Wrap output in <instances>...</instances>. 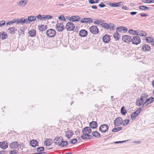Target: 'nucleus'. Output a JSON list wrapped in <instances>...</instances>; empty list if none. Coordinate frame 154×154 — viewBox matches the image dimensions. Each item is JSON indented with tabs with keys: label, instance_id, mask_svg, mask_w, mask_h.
<instances>
[{
	"label": "nucleus",
	"instance_id": "423d86ee",
	"mask_svg": "<svg viewBox=\"0 0 154 154\" xmlns=\"http://www.w3.org/2000/svg\"><path fill=\"white\" fill-rule=\"evenodd\" d=\"M108 126L106 124L101 125L99 127V131L102 133H105L108 129Z\"/></svg>",
	"mask_w": 154,
	"mask_h": 154
},
{
	"label": "nucleus",
	"instance_id": "a19ab883",
	"mask_svg": "<svg viewBox=\"0 0 154 154\" xmlns=\"http://www.w3.org/2000/svg\"><path fill=\"white\" fill-rule=\"evenodd\" d=\"M109 5L111 7H119V5H117L116 3H109Z\"/></svg>",
	"mask_w": 154,
	"mask_h": 154
},
{
	"label": "nucleus",
	"instance_id": "3c124183",
	"mask_svg": "<svg viewBox=\"0 0 154 154\" xmlns=\"http://www.w3.org/2000/svg\"><path fill=\"white\" fill-rule=\"evenodd\" d=\"M154 3V0H145V3Z\"/></svg>",
	"mask_w": 154,
	"mask_h": 154
},
{
	"label": "nucleus",
	"instance_id": "338daca9",
	"mask_svg": "<svg viewBox=\"0 0 154 154\" xmlns=\"http://www.w3.org/2000/svg\"><path fill=\"white\" fill-rule=\"evenodd\" d=\"M130 14L131 15H134L136 14H137V12H130Z\"/></svg>",
	"mask_w": 154,
	"mask_h": 154
},
{
	"label": "nucleus",
	"instance_id": "ddd939ff",
	"mask_svg": "<svg viewBox=\"0 0 154 154\" xmlns=\"http://www.w3.org/2000/svg\"><path fill=\"white\" fill-rule=\"evenodd\" d=\"M80 22L83 23H90L92 22V20L90 18H82Z\"/></svg>",
	"mask_w": 154,
	"mask_h": 154
},
{
	"label": "nucleus",
	"instance_id": "6e6552de",
	"mask_svg": "<svg viewBox=\"0 0 154 154\" xmlns=\"http://www.w3.org/2000/svg\"><path fill=\"white\" fill-rule=\"evenodd\" d=\"M83 135H85L84 134H89L91 132V130L90 127H85L82 130Z\"/></svg>",
	"mask_w": 154,
	"mask_h": 154
},
{
	"label": "nucleus",
	"instance_id": "13d9d810",
	"mask_svg": "<svg viewBox=\"0 0 154 154\" xmlns=\"http://www.w3.org/2000/svg\"><path fill=\"white\" fill-rule=\"evenodd\" d=\"M23 21H24V23H30V22H29V20H28V19H24L23 20Z\"/></svg>",
	"mask_w": 154,
	"mask_h": 154
},
{
	"label": "nucleus",
	"instance_id": "69168bd1",
	"mask_svg": "<svg viewBox=\"0 0 154 154\" xmlns=\"http://www.w3.org/2000/svg\"><path fill=\"white\" fill-rule=\"evenodd\" d=\"M44 144L46 146H49V145H48V143L46 140L44 142Z\"/></svg>",
	"mask_w": 154,
	"mask_h": 154
},
{
	"label": "nucleus",
	"instance_id": "e433bc0d",
	"mask_svg": "<svg viewBox=\"0 0 154 154\" xmlns=\"http://www.w3.org/2000/svg\"><path fill=\"white\" fill-rule=\"evenodd\" d=\"M146 41L148 42H153V38L151 37H148L146 38Z\"/></svg>",
	"mask_w": 154,
	"mask_h": 154
},
{
	"label": "nucleus",
	"instance_id": "9b49d317",
	"mask_svg": "<svg viewBox=\"0 0 154 154\" xmlns=\"http://www.w3.org/2000/svg\"><path fill=\"white\" fill-rule=\"evenodd\" d=\"M122 39L125 42H128L131 41V37L128 35H124L122 36Z\"/></svg>",
	"mask_w": 154,
	"mask_h": 154
},
{
	"label": "nucleus",
	"instance_id": "052dcab7",
	"mask_svg": "<svg viewBox=\"0 0 154 154\" xmlns=\"http://www.w3.org/2000/svg\"><path fill=\"white\" fill-rule=\"evenodd\" d=\"M88 2L89 3L91 4H94L95 3V2L94 0H89Z\"/></svg>",
	"mask_w": 154,
	"mask_h": 154
},
{
	"label": "nucleus",
	"instance_id": "a211bd4d",
	"mask_svg": "<svg viewBox=\"0 0 154 154\" xmlns=\"http://www.w3.org/2000/svg\"><path fill=\"white\" fill-rule=\"evenodd\" d=\"M30 145L33 147H35L37 146H38V143L36 140H31L29 143Z\"/></svg>",
	"mask_w": 154,
	"mask_h": 154
},
{
	"label": "nucleus",
	"instance_id": "a878e982",
	"mask_svg": "<svg viewBox=\"0 0 154 154\" xmlns=\"http://www.w3.org/2000/svg\"><path fill=\"white\" fill-rule=\"evenodd\" d=\"M154 101V98L153 97H151L147 99L145 102V105H147L148 104L151 103L153 101Z\"/></svg>",
	"mask_w": 154,
	"mask_h": 154
},
{
	"label": "nucleus",
	"instance_id": "dca6fc26",
	"mask_svg": "<svg viewBox=\"0 0 154 154\" xmlns=\"http://www.w3.org/2000/svg\"><path fill=\"white\" fill-rule=\"evenodd\" d=\"M63 139L61 137H56L54 140V142L56 145L59 146V144H60L61 142Z\"/></svg>",
	"mask_w": 154,
	"mask_h": 154
},
{
	"label": "nucleus",
	"instance_id": "b1692460",
	"mask_svg": "<svg viewBox=\"0 0 154 154\" xmlns=\"http://www.w3.org/2000/svg\"><path fill=\"white\" fill-rule=\"evenodd\" d=\"M89 125L91 128L94 129L97 127V123L96 122L93 121L90 123Z\"/></svg>",
	"mask_w": 154,
	"mask_h": 154
},
{
	"label": "nucleus",
	"instance_id": "9d476101",
	"mask_svg": "<svg viewBox=\"0 0 154 154\" xmlns=\"http://www.w3.org/2000/svg\"><path fill=\"white\" fill-rule=\"evenodd\" d=\"M101 26L102 27L105 28L107 29H113L114 28V25L112 26L111 23H110L109 25H108L107 23L103 22L102 23Z\"/></svg>",
	"mask_w": 154,
	"mask_h": 154
},
{
	"label": "nucleus",
	"instance_id": "aec40b11",
	"mask_svg": "<svg viewBox=\"0 0 154 154\" xmlns=\"http://www.w3.org/2000/svg\"><path fill=\"white\" fill-rule=\"evenodd\" d=\"M141 108H139L135 112H133L131 116V117L132 118H135L136 117L137 115L140 113V112L141 110Z\"/></svg>",
	"mask_w": 154,
	"mask_h": 154
},
{
	"label": "nucleus",
	"instance_id": "0eeeda50",
	"mask_svg": "<svg viewBox=\"0 0 154 154\" xmlns=\"http://www.w3.org/2000/svg\"><path fill=\"white\" fill-rule=\"evenodd\" d=\"M56 29L60 32H61L64 29V26L62 23H58L56 26Z\"/></svg>",
	"mask_w": 154,
	"mask_h": 154
},
{
	"label": "nucleus",
	"instance_id": "39448f33",
	"mask_svg": "<svg viewBox=\"0 0 154 154\" xmlns=\"http://www.w3.org/2000/svg\"><path fill=\"white\" fill-rule=\"evenodd\" d=\"M131 42L133 44L137 45L140 42V37L138 36H134L131 38Z\"/></svg>",
	"mask_w": 154,
	"mask_h": 154
},
{
	"label": "nucleus",
	"instance_id": "09e8293b",
	"mask_svg": "<svg viewBox=\"0 0 154 154\" xmlns=\"http://www.w3.org/2000/svg\"><path fill=\"white\" fill-rule=\"evenodd\" d=\"M23 20H24V19H23V17L21 18L20 19H18V23H24Z\"/></svg>",
	"mask_w": 154,
	"mask_h": 154
},
{
	"label": "nucleus",
	"instance_id": "0e129e2a",
	"mask_svg": "<svg viewBox=\"0 0 154 154\" xmlns=\"http://www.w3.org/2000/svg\"><path fill=\"white\" fill-rule=\"evenodd\" d=\"M139 8L140 9L142 10H144V5H141L139 6Z\"/></svg>",
	"mask_w": 154,
	"mask_h": 154
},
{
	"label": "nucleus",
	"instance_id": "bf43d9fd",
	"mask_svg": "<svg viewBox=\"0 0 154 154\" xmlns=\"http://www.w3.org/2000/svg\"><path fill=\"white\" fill-rule=\"evenodd\" d=\"M126 141V140L123 141H116V142H115L114 143H122L125 142Z\"/></svg>",
	"mask_w": 154,
	"mask_h": 154
},
{
	"label": "nucleus",
	"instance_id": "864d4df0",
	"mask_svg": "<svg viewBox=\"0 0 154 154\" xmlns=\"http://www.w3.org/2000/svg\"><path fill=\"white\" fill-rule=\"evenodd\" d=\"M128 32L129 33L133 35H134V34H135V31L132 30V29H130L129 30Z\"/></svg>",
	"mask_w": 154,
	"mask_h": 154
},
{
	"label": "nucleus",
	"instance_id": "f03ea898",
	"mask_svg": "<svg viewBox=\"0 0 154 154\" xmlns=\"http://www.w3.org/2000/svg\"><path fill=\"white\" fill-rule=\"evenodd\" d=\"M74 24L71 22H68L66 26V28L68 31H71L73 30L75 28Z\"/></svg>",
	"mask_w": 154,
	"mask_h": 154
},
{
	"label": "nucleus",
	"instance_id": "58836bf2",
	"mask_svg": "<svg viewBox=\"0 0 154 154\" xmlns=\"http://www.w3.org/2000/svg\"><path fill=\"white\" fill-rule=\"evenodd\" d=\"M129 119H125L124 121H123V126H124L125 125H126L128 124L129 122Z\"/></svg>",
	"mask_w": 154,
	"mask_h": 154
},
{
	"label": "nucleus",
	"instance_id": "de8ad7c7",
	"mask_svg": "<svg viewBox=\"0 0 154 154\" xmlns=\"http://www.w3.org/2000/svg\"><path fill=\"white\" fill-rule=\"evenodd\" d=\"M150 49V47L148 45H145V49L147 51H149Z\"/></svg>",
	"mask_w": 154,
	"mask_h": 154
},
{
	"label": "nucleus",
	"instance_id": "79ce46f5",
	"mask_svg": "<svg viewBox=\"0 0 154 154\" xmlns=\"http://www.w3.org/2000/svg\"><path fill=\"white\" fill-rule=\"evenodd\" d=\"M37 151L38 152H41L44 150V148L43 147H39L37 148Z\"/></svg>",
	"mask_w": 154,
	"mask_h": 154
},
{
	"label": "nucleus",
	"instance_id": "4d7b16f0",
	"mask_svg": "<svg viewBox=\"0 0 154 154\" xmlns=\"http://www.w3.org/2000/svg\"><path fill=\"white\" fill-rule=\"evenodd\" d=\"M99 6L101 8H103L105 7L106 5H105L103 4V3L102 2L100 4H99Z\"/></svg>",
	"mask_w": 154,
	"mask_h": 154
},
{
	"label": "nucleus",
	"instance_id": "393cba45",
	"mask_svg": "<svg viewBox=\"0 0 154 154\" xmlns=\"http://www.w3.org/2000/svg\"><path fill=\"white\" fill-rule=\"evenodd\" d=\"M28 33L29 36L32 37H35L36 35V31L34 29H32L29 31Z\"/></svg>",
	"mask_w": 154,
	"mask_h": 154
},
{
	"label": "nucleus",
	"instance_id": "8fccbe9b",
	"mask_svg": "<svg viewBox=\"0 0 154 154\" xmlns=\"http://www.w3.org/2000/svg\"><path fill=\"white\" fill-rule=\"evenodd\" d=\"M5 22L4 20H2L0 21V27L5 25Z\"/></svg>",
	"mask_w": 154,
	"mask_h": 154
},
{
	"label": "nucleus",
	"instance_id": "c9c22d12",
	"mask_svg": "<svg viewBox=\"0 0 154 154\" xmlns=\"http://www.w3.org/2000/svg\"><path fill=\"white\" fill-rule=\"evenodd\" d=\"M122 127H119L116 128H114L112 130V132H116V131H118L122 130Z\"/></svg>",
	"mask_w": 154,
	"mask_h": 154
},
{
	"label": "nucleus",
	"instance_id": "6e6d98bb",
	"mask_svg": "<svg viewBox=\"0 0 154 154\" xmlns=\"http://www.w3.org/2000/svg\"><path fill=\"white\" fill-rule=\"evenodd\" d=\"M13 23H15L16 22L17 24H18V19H14L11 21Z\"/></svg>",
	"mask_w": 154,
	"mask_h": 154
},
{
	"label": "nucleus",
	"instance_id": "f8f14e48",
	"mask_svg": "<svg viewBox=\"0 0 154 154\" xmlns=\"http://www.w3.org/2000/svg\"><path fill=\"white\" fill-rule=\"evenodd\" d=\"M20 144H18L17 142L14 141L11 143L9 145V147L11 149H16L18 148Z\"/></svg>",
	"mask_w": 154,
	"mask_h": 154
},
{
	"label": "nucleus",
	"instance_id": "680f3d73",
	"mask_svg": "<svg viewBox=\"0 0 154 154\" xmlns=\"http://www.w3.org/2000/svg\"><path fill=\"white\" fill-rule=\"evenodd\" d=\"M122 9H125L126 10H128V8H127L126 6H122Z\"/></svg>",
	"mask_w": 154,
	"mask_h": 154
},
{
	"label": "nucleus",
	"instance_id": "c85d7f7f",
	"mask_svg": "<svg viewBox=\"0 0 154 154\" xmlns=\"http://www.w3.org/2000/svg\"><path fill=\"white\" fill-rule=\"evenodd\" d=\"M117 32H121L122 31H127L128 30L127 29L124 27H118L117 29Z\"/></svg>",
	"mask_w": 154,
	"mask_h": 154
},
{
	"label": "nucleus",
	"instance_id": "7ed1b4c3",
	"mask_svg": "<svg viewBox=\"0 0 154 154\" xmlns=\"http://www.w3.org/2000/svg\"><path fill=\"white\" fill-rule=\"evenodd\" d=\"M46 33L47 35L50 37H54L56 35V32L55 30L52 29H50L47 30Z\"/></svg>",
	"mask_w": 154,
	"mask_h": 154
},
{
	"label": "nucleus",
	"instance_id": "4be33fe9",
	"mask_svg": "<svg viewBox=\"0 0 154 154\" xmlns=\"http://www.w3.org/2000/svg\"><path fill=\"white\" fill-rule=\"evenodd\" d=\"M85 135H82L81 136V138L82 139H87L88 140H89L92 138V136L91 135H89L88 134H84Z\"/></svg>",
	"mask_w": 154,
	"mask_h": 154
},
{
	"label": "nucleus",
	"instance_id": "cd10ccee",
	"mask_svg": "<svg viewBox=\"0 0 154 154\" xmlns=\"http://www.w3.org/2000/svg\"><path fill=\"white\" fill-rule=\"evenodd\" d=\"M103 21L102 20L96 19L94 20L93 23L95 24L100 25H101L102 23H103Z\"/></svg>",
	"mask_w": 154,
	"mask_h": 154
},
{
	"label": "nucleus",
	"instance_id": "49530a36",
	"mask_svg": "<svg viewBox=\"0 0 154 154\" xmlns=\"http://www.w3.org/2000/svg\"><path fill=\"white\" fill-rule=\"evenodd\" d=\"M9 153L10 154H15L18 153V151L16 150H14V151H10Z\"/></svg>",
	"mask_w": 154,
	"mask_h": 154
},
{
	"label": "nucleus",
	"instance_id": "ea45409f",
	"mask_svg": "<svg viewBox=\"0 0 154 154\" xmlns=\"http://www.w3.org/2000/svg\"><path fill=\"white\" fill-rule=\"evenodd\" d=\"M118 35H119V33L117 32L116 33H114L113 35V37L116 40H119V37H118Z\"/></svg>",
	"mask_w": 154,
	"mask_h": 154
},
{
	"label": "nucleus",
	"instance_id": "5701e85b",
	"mask_svg": "<svg viewBox=\"0 0 154 154\" xmlns=\"http://www.w3.org/2000/svg\"><path fill=\"white\" fill-rule=\"evenodd\" d=\"M15 30H17V29H15L14 27H13L8 28L7 30V32L8 33L13 34L15 33Z\"/></svg>",
	"mask_w": 154,
	"mask_h": 154
},
{
	"label": "nucleus",
	"instance_id": "f704fd0d",
	"mask_svg": "<svg viewBox=\"0 0 154 154\" xmlns=\"http://www.w3.org/2000/svg\"><path fill=\"white\" fill-rule=\"evenodd\" d=\"M46 26H45L43 25H41L38 26V29H39L42 31H43V30H45V27Z\"/></svg>",
	"mask_w": 154,
	"mask_h": 154
},
{
	"label": "nucleus",
	"instance_id": "5fc2aeb1",
	"mask_svg": "<svg viewBox=\"0 0 154 154\" xmlns=\"http://www.w3.org/2000/svg\"><path fill=\"white\" fill-rule=\"evenodd\" d=\"M77 141V139H72L70 142V143L72 144H75Z\"/></svg>",
	"mask_w": 154,
	"mask_h": 154
},
{
	"label": "nucleus",
	"instance_id": "6ab92c4d",
	"mask_svg": "<svg viewBox=\"0 0 154 154\" xmlns=\"http://www.w3.org/2000/svg\"><path fill=\"white\" fill-rule=\"evenodd\" d=\"M65 133L66 137H67L68 138H69L72 137V135L73 134V132L68 129H67V131H65Z\"/></svg>",
	"mask_w": 154,
	"mask_h": 154
},
{
	"label": "nucleus",
	"instance_id": "2f4dec72",
	"mask_svg": "<svg viewBox=\"0 0 154 154\" xmlns=\"http://www.w3.org/2000/svg\"><path fill=\"white\" fill-rule=\"evenodd\" d=\"M28 19L29 22H32L36 20V17L33 16H30L28 17Z\"/></svg>",
	"mask_w": 154,
	"mask_h": 154
},
{
	"label": "nucleus",
	"instance_id": "473e14b6",
	"mask_svg": "<svg viewBox=\"0 0 154 154\" xmlns=\"http://www.w3.org/2000/svg\"><path fill=\"white\" fill-rule=\"evenodd\" d=\"M92 135L94 137H100V134L97 131H94L92 133Z\"/></svg>",
	"mask_w": 154,
	"mask_h": 154
},
{
	"label": "nucleus",
	"instance_id": "2eb2a0df",
	"mask_svg": "<svg viewBox=\"0 0 154 154\" xmlns=\"http://www.w3.org/2000/svg\"><path fill=\"white\" fill-rule=\"evenodd\" d=\"M87 34L88 32L85 29H82L79 32V35L81 37H85Z\"/></svg>",
	"mask_w": 154,
	"mask_h": 154
},
{
	"label": "nucleus",
	"instance_id": "4468645a",
	"mask_svg": "<svg viewBox=\"0 0 154 154\" xmlns=\"http://www.w3.org/2000/svg\"><path fill=\"white\" fill-rule=\"evenodd\" d=\"M27 2V0H22L17 2V5L18 6L23 7L26 5Z\"/></svg>",
	"mask_w": 154,
	"mask_h": 154
},
{
	"label": "nucleus",
	"instance_id": "4c0bfd02",
	"mask_svg": "<svg viewBox=\"0 0 154 154\" xmlns=\"http://www.w3.org/2000/svg\"><path fill=\"white\" fill-rule=\"evenodd\" d=\"M43 16L44 19H51L53 18V17L51 15H43Z\"/></svg>",
	"mask_w": 154,
	"mask_h": 154
},
{
	"label": "nucleus",
	"instance_id": "774afa93",
	"mask_svg": "<svg viewBox=\"0 0 154 154\" xmlns=\"http://www.w3.org/2000/svg\"><path fill=\"white\" fill-rule=\"evenodd\" d=\"M46 152H37L34 153H32V154H45Z\"/></svg>",
	"mask_w": 154,
	"mask_h": 154
},
{
	"label": "nucleus",
	"instance_id": "603ef678",
	"mask_svg": "<svg viewBox=\"0 0 154 154\" xmlns=\"http://www.w3.org/2000/svg\"><path fill=\"white\" fill-rule=\"evenodd\" d=\"M36 17L37 18V19H39L40 20H42L43 19H44L43 18V16L42 17V16L40 14H39V15L37 16Z\"/></svg>",
	"mask_w": 154,
	"mask_h": 154
},
{
	"label": "nucleus",
	"instance_id": "1a4fd4ad",
	"mask_svg": "<svg viewBox=\"0 0 154 154\" xmlns=\"http://www.w3.org/2000/svg\"><path fill=\"white\" fill-rule=\"evenodd\" d=\"M81 17L78 16H73L70 17L69 20L72 22L78 21L81 19Z\"/></svg>",
	"mask_w": 154,
	"mask_h": 154
},
{
	"label": "nucleus",
	"instance_id": "f257e3e1",
	"mask_svg": "<svg viewBox=\"0 0 154 154\" xmlns=\"http://www.w3.org/2000/svg\"><path fill=\"white\" fill-rule=\"evenodd\" d=\"M89 30L91 33L94 35L97 34L99 32V29L97 26L94 25L90 27Z\"/></svg>",
	"mask_w": 154,
	"mask_h": 154
},
{
	"label": "nucleus",
	"instance_id": "f3484780",
	"mask_svg": "<svg viewBox=\"0 0 154 154\" xmlns=\"http://www.w3.org/2000/svg\"><path fill=\"white\" fill-rule=\"evenodd\" d=\"M102 39L104 42L107 43L110 40V36L109 35L106 34L103 36Z\"/></svg>",
	"mask_w": 154,
	"mask_h": 154
},
{
	"label": "nucleus",
	"instance_id": "412c9836",
	"mask_svg": "<svg viewBox=\"0 0 154 154\" xmlns=\"http://www.w3.org/2000/svg\"><path fill=\"white\" fill-rule=\"evenodd\" d=\"M8 144L7 142H3L0 143V147L3 149H5L8 147Z\"/></svg>",
	"mask_w": 154,
	"mask_h": 154
},
{
	"label": "nucleus",
	"instance_id": "c03bdc74",
	"mask_svg": "<svg viewBox=\"0 0 154 154\" xmlns=\"http://www.w3.org/2000/svg\"><path fill=\"white\" fill-rule=\"evenodd\" d=\"M58 18L59 19L62 20L63 21H65L66 19L65 18L64 16L63 15H60L58 17Z\"/></svg>",
	"mask_w": 154,
	"mask_h": 154
},
{
	"label": "nucleus",
	"instance_id": "72a5a7b5",
	"mask_svg": "<svg viewBox=\"0 0 154 154\" xmlns=\"http://www.w3.org/2000/svg\"><path fill=\"white\" fill-rule=\"evenodd\" d=\"M121 111V113L123 115H125L127 112V111L125 109V107L124 106L122 107Z\"/></svg>",
	"mask_w": 154,
	"mask_h": 154
},
{
	"label": "nucleus",
	"instance_id": "a18cd8bd",
	"mask_svg": "<svg viewBox=\"0 0 154 154\" xmlns=\"http://www.w3.org/2000/svg\"><path fill=\"white\" fill-rule=\"evenodd\" d=\"M137 35L143 36L144 35L143 32V31H137Z\"/></svg>",
	"mask_w": 154,
	"mask_h": 154
},
{
	"label": "nucleus",
	"instance_id": "20e7f679",
	"mask_svg": "<svg viewBox=\"0 0 154 154\" xmlns=\"http://www.w3.org/2000/svg\"><path fill=\"white\" fill-rule=\"evenodd\" d=\"M123 122V119L120 117H118L114 120V125L117 126H119L121 125Z\"/></svg>",
	"mask_w": 154,
	"mask_h": 154
},
{
	"label": "nucleus",
	"instance_id": "37998d69",
	"mask_svg": "<svg viewBox=\"0 0 154 154\" xmlns=\"http://www.w3.org/2000/svg\"><path fill=\"white\" fill-rule=\"evenodd\" d=\"M46 140L47 141V142L48 143V145H49V146L51 145V144L53 143L52 140L51 139H46Z\"/></svg>",
	"mask_w": 154,
	"mask_h": 154
},
{
	"label": "nucleus",
	"instance_id": "7c9ffc66",
	"mask_svg": "<svg viewBox=\"0 0 154 154\" xmlns=\"http://www.w3.org/2000/svg\"><path fill=\"white\" fill-rule=\"evenodd\" d=\"M68 143L67 141H63V139L61 142L60 144H59V146L61 147H63L64 146H66L68 145Z\"/></svg>",
	"mask_w": 154,
	"mask_h": 154
},
{
	"label": "nucleus",
	"instance_id": "c756f323",
	"mask_svg": "<svg viewBox=\"0 0 154 154\" xmlns=\"http://www.w3.org/2000/svg\"><path fill=\"white\" fill-rule=\"evenodd\" d=\"M140 99L137 100L136 103L137 105L138 106L141 105L143 101V99L141 97Z\"/></svg>",
	"mask_w": 154,
	"mask_h": 154
},
{
	"label": "nucleus",
	"instance_id": "e2e57ef3",
	"mask_svg": "<svg viewBox=\"0 0 154 154\" xmlns=\"http://www.w3.org/2000/svg\"><path fill=\"white\" fill-rule=\"evenodd\" d=\"M13 23H12V21H10L8 22L7 23H6V25H10L11 24H12Z\"/></svg>",
	"mask_w": 154,
	"mask_h": 154
},
{
	"label": "nucleus",
	"instance_id": "bb28decb",
	"mask_svg": "<svg viewBox=\"0 0 154 154\" xmlns=\"http://www.w3.org/2000/svg\"><path fill=\"white\" fill-rule=\"evenodd\" d=\"M8 36V35L6 32H3L0 33V38L2 40L6 39Z\"/></svg>",
	"mask_w": 154,
	"mask_h": 154
}]
</instances>
